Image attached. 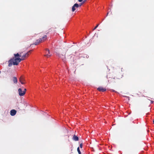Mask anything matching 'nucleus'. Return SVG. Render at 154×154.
Here are the masks:
<instances>
[{
	"label": "nucleus",
	"mask_w": 154,
	"mask_h": 154,
	"mask_svg": "<svg viewBox=\"0 0 154 154\" xmlns=\"http://www.w3.org/2000/svg\"><path fill=\"white\" fill-rule=\"evenodd\" d=\"M31 51V50H30L28 51L23 55L21 58H20V57L21 56V55L23 52H20V54L18 53L17 54H14V57L9 60L8 66L10 67L12 66L13 64L14 65H17L21 61L24 60L26 57H28L29 53H30Z\"/></svg>",
	"instance_id": "1"
},
{
	"label": "nucleus",
	"mask_w": 154,
	"mask_h": 154,
	"mask_svg": "<svg viewBox=\"0 0 154 154\" xmlns=\"http://www.w3.org/2000/svg\"><path fill=\"white\" fill-rule=\"evenodd\" d=\"M47 39V35H44L42 36L41 38L37 39L34 44L35 45H37L39 43L45 41Z\"/></svg>",
	"instance_id": "2"
},
{
	"label": "nucleus",
	"mask_w": 154,
	"mask_h": 154,
	"mask_svg": "<svg viewBox=\"0 0 154 154\" xmlns=\"http://www.w3.org/2000/svg\"><path fill=\"white\" fill-rule=\"evenodd\" d=\"M75 56L74 55L71 54L68 58L69 60L71 62L73 63L75 61Z\"/></svg>",
	"instance_id": "3"
},
{
	"label": "nucleus",
	"mask_w": 154,
	"mask_h": 154,
	"mask_svg": "<svg viewBox=\"0 0 154 154\" xmlns=\"http://www.w3.org/2000/svg\"><path fill=\"white\" fill-rule=\"evenodd\" d=\"M79 7V5L77 3L74 4L72 7V11L74 12L76 10V8H78Z\"/></svg>",
	"instance_id": "4"
},
{
	"label": "nucleus",
	"mask_w": 154,
	"mask_h": 154,
	"mask_svg": "<svg viewBox=\"0 0 154 154\" xmlns=\"http://www.w3.org/2000/svg\"><path fill=\"white\" fill-rule=\"evenodd\" d=\"M19 94L20 96H23L25 94L24 92L22 91L21 88H19L18 90Z\"/></svg>",
	"instance_id": "5"
},
{
	"label": "nucleus",
	"mask_w": 154,
	"mask_h": 154,
	"mask_svg": "<svg viewBox=\"0 0 154 154\" xmlns=\"http://www.w3.org/2000/svg\"><path fill=\"white\" fill-rule=\"evenodd\" d=\"M59 56L61 58L62 60L64 62H66V57H65V54H64V55L63 54H59Z\"/></svg>",
	"instance_id": "6"
},
{
	"label": "nucleus",
	"mask_w": 154,
	"mask_h": 154,
	"mask_svg": "<svg viewBox=\"0 0 154 154\" xmlns=\"http://www.w3.org/2000/svg\"><path fill=\"white\" fill-rule=\"evenodd\" d=\"M19 81L22 84H25V83L24 82L25 79L23 76H21L20 78Z\"/></svg>",
	"instance_id": "7"
},
{
	"label": "nucleus",
	"mask_w": 154,
	"mask_h": 154,
	"mask_svg": "<svg viewBox=\"0 0 154 154\" xmlns=\"http://www.w3.org/2000/svg\"><path fill=\"white\" fill-rule=\"evenodd\" d=\"M97 90L100 91L104 92L106 91V89L105 88H103L101 87H98Z\"/></svg>",
	"instance_id": "8"
},
{
	"label": "nucleus",
	"mask_w": 154,
	"mask_h": 154,
	"mask_svg": "<svg viewBox=\"0 0 154 154\" xmlns=\"http://www.w3.org/2000/svg\"><path fill=\"white\" fill-rule=\"evenodd\" d=\"M16 111L15 109H12L10 111V115L11 116H14L16 114Z\"/></svg>",
	"instance_id": "9"
},
{
	"label": "nucleus",
	"mask_w": 154,
	"mask_h": 154,
	"mask_svg": "<svg viewBox=\"0 0 154 154\" xmlns=\"http://www.w3.org/2000/svg\"><path fill=\"white\" fill-rule=\"evenodd\" d=\"M72 139L75 141H78L79 140V137L75 135H74L72 137Z\"/></svg>",
	"instance_id": "10"
},
{
	"label": "nucleus",
	"mask_w": 154,
	"mask_h": 154,
	"mask_svg": "<svg viewBox=\"0 0 154 154\" xmlns=\"http://www.w3.org/2000/svg\"><path fill=\"white\" fill-rule=\"evenodd\" d=\"M13 81L14 82V83H16V84L17 83V77H13Z\"/></svg>",
	"instance_id": "11"
},
{
	"label": "nucleus",
	"mask_w": 154,
	"mask_h": 154,
	"mask_svg": "<svg viewBox=\"0 0 154 154\" xmlns=\"http://www.w3.org/2000/svg\"><path fill=\"white\" fill-rule=\"evenodd\" d=\"M114 80H115V78H109L108 79V81H109L110 82H115Z\"/></svg>",
	"instance_id": "12"
},
{
	"label": "nucleus",
	"mask_w": 154,
	"mask_h": 154,
	"mask_svg": "<svg viewBox=\"0 0 154 154\" xmlns=\"http://www.w3.org/2000/svg\"><path fill=\"white\" fill-rule=\"evenodd\" d=\"M51 56V55H49L48 54H46L44 55V56L47 57L48 58L49 57Z\"/></svg>",
	"instance_id": "13"
},
{
	"label": "nucleus",
	"mask_w": 154,
	"mask_h": 154,
	"mask_svg": "<svg viewBox=\"0 0 154 154\" xmlns=\"http://www.w3.org/2000/svg\"><path fill=\"white\" fill-rule=\"evenodd\" d=\"M77 151L79 154H81V153L79 149V147H78L77 149Z\"/></svg>",
	"instance_id": "14"
},
{
	"label": "nucleus",
	"mask_w": 154,
	"mask_h": 154,
	"mask_svg": "<svg viewBox=\"0 0 154 154\" xmlns=\"http://www.w3.org/2000/svg\"><path fill=\"white\" fill-rule=\"evenodd\" d=\"M46 51H47L48 52V53L47 54H50V50L49 49L46 48L45 49Z\"/></svg>",
	"instance_id": "15"
},
{
	"label": "nucleus",
	"mask_w": 154,
	"mask_h": 154,
	"mask_svg": "<svg viewBox=\"0 0 154 154\" xmlns=\"http://www.w3.org/2000/svg\"><path fill=\"white\" fill-rule=\"evenodd\" d=\"M99 24H97L94 28L93 29V30H95L97 27L98 26Z\"/></svg>",
	"instance_id": "16"
},
{
	"label": "nucleus",
	"mask_w": 154,
	"mask_h": 154,
	"mask_svg": "<svg viewBox=\"0 0 154 154\" xmlns=\"http://www.w3.org/2000/svg\"><path fill=\"white\" fill-rule=\"evenodd\" d=\"M83 146V144L82 143H81L80 145V147L81 148H82Z\"/></svg>",
	"instance_id": "17"
},
{
	"label": "nucleus",
	"mask_w": 154,
	"mask_h": 154,
	"mask_svg": "<svg viewBox=\"0 0 154 154\" xmlns=\"http://www.w3.org/2000/svg\"><path fill=\"white\" fill-rule=\"evenodd\" d=\"M26 88H25V89H24V91H23V92H24L25 94V93H26Z\"/></svg>",
	"instance_id": "18"
},
{
	"label": "nucleus",
	"mask_w": 154,
	"mask_h": 154,
	"mask_svg": "<svg viewBox=\"0 0 154 154\" xmlns=\"http://www.w3.org/2000/svg\"><path fill=\"white\" fill-rule=\"evenodd\" d=\"M83 0H78L79 2H81Z\"/></svg>",
	"instance_id": "19"
},
{
	"label": "nucleus",
	"mask_w": 154,
	"mask_h": 154,
	"mask_svg": "<svg viewBox=\"0 0 154 154\" xmlns=\"http://www.w3.org/2000/svg\"><path fill=\"white\" fill-rule=\"evenodd\" d=\"M111 91L113 92H115V91L114 90H111Z\"/></svg>",
	"instance_id": "20"
},
{
	"label": "nucleus",
	"mask_w": 154,
	"mask_h": 154,
	"mask_svg": "<svg viewBox=\"0 0 154 154\" xmlns=\"http://www.w3.org/2000/svg\"><path fill=\"white\" fill-rule=\"evenodd\" d=\"M153 102H154V101H152V100L151 101V103H153Z\"/></svg>",
	"instance_id": "21"
},
{
	"label": "nucleus",
	"mask_w": 154,
	"mask_h": 154,
	"mask_svg": "<svg viewBox=\"0 0 154 154\" xmlns=\"http://www.w3.org/2000/svg\"><path fill=\"white\" fill-rule=\"evenodd\" d=\"M81 5H82V4H80V5H79V6H81Z\"/></svg>",
	"instance_id": "22"
},
{
	"label": "nucleus",
	"mask_w": 154,
	"mask_h": 154,
	"mask_svg": "<svg viewBox=\"0 0 154 154\" xmlns=\"http://www.w3.org/2000/svg\"><path fill=\"white\" fill-rule=\"evenodd\" d=\"M108 14H109V13L108 12V13H107V14L106 16H107L108 15Z\"/></svg>",
	"instance_id": "23"
},
{
	"label": "nucleus",
	"mask_w": 154,
	"mask_h": 154,
	"mask_svg": "<svg viewBox=\"0 0 154 154\" xmlns=\"http://www.w3.org/2000/svg\"><path fill=\"white\" fill-rule=\"evenodd\" d=\"M86 0H85V1L83 2H85L86 1Z\"/></svg>",
	"instance_id": "24"
},
{
	"label": "nucleus",
	"mask_w": 154,
	"mask_h": 154,
	"mask_svg": "<svg viewBox=\"0 0 154 154\" xmlns=\"http://www.w3.org/2000/svg\"><path fill=\"white\" fill-rule=\"evenodd\" d=\"M153 123L154 124V120L153 121Z\"/></svg>",
	"instance_id": "25"
},
{
	"label": "nucleus",
	"mask_w": 154,
	"mask_h": 154,
	"mask_svg": "<svg viewBox=\"0 0 154 154\" xmlns=\"http://www.w3.org/2000/svg\"><path fill=\"white\" fill-rule=\"evenodd\" d=\"M1 73V71H0V73Z\"/></svg>",
	"instance_id": "26"
}]
</instances>
